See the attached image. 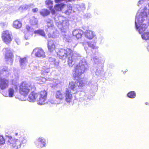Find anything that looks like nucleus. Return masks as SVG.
Here are the masks:
<instances>
[{
  "label": "nucleus",
  "instance_id": "nucleus-1",
  "mask_svg": "<svg viewBox=\"0 0 149 149\" xmlns=\"http://www.w3.org/2000/svg\"><path fill=\"white\" fill-rule=\"evenodd\" d=\"M148 5L149 7V3ZM148 13L149 15V10H147L146 7L143 9L141 8L138 11L136 17L135 26L140 34L142 33L147 28V26L144 22L147 19Z\"/></svg>",
  "mask_w": 149,
  "mask_h": 149
},
{
  "label": "nucleus",
  "instance_id": "nucleus-2",
  "mask_svg": "<svg viewBox=\"0 0 149 149\" xmlns=\"http://www.w3.org/2000/svg\"><path fill=\"white\" fill-rule=\"evenodd\" d=\"M58 56L61 59L64 60L66 57H68V63L70 67H72L76 61L80 59L81 56L77 52L73 53L72 51L70 49L67 48L61 49L57 53Z\"/></svg>",
  "mask_w": 149,
  "mask_h": 149
},
{
  "label": "nucleus",
  "instance_id": "nucleus-3",
  "mask_svg": "<svg viewBox=\"0 0 149 149\" xmlns=\"http://www.w3.org/2000/svg\"><path fill=\"white\" fill-rule=\"evenodd\" d=\"M75 82H72L69 83L68 89H67L65 92V100L66 102H70L72 98L71 93L74 94L79 91V89L84 85L82 80L80 79H76Z\"/></svg>",
  "mask_w": 149,
  "mask_h": 149
},
{
  "label": "nucleus",
  "instance_id": "nucleus-4",
  "mask_svg": "<svg viewBox=\"0 0 149 149\" xmlns=\"http://www.w3.org/2000/svg\"><path fill=\"white\" fill-rule=\"evenodd\" d=\"M6 137L7 144L11 148L10 149H18L20 148L22 144H25L27 142L26 138L22 136L17 138L8 135Z\"/></svg>",
  "mask_w": 149,
  "mask_h": 149
},
{
  "label": "nucleus",
  "instance_id": "nucleus-5",
  "mask_svg": "<svg viewBox=\"0 0 149 149\" xmlns=\"http://www.w3.org/2000/svg\"><path fill=\"white\" fill-rule=\"evenodd\" d=\"M88 68V66L86 60L83 58L81 60L79 65L74 67L73 71V75L75 78H79V76L84 73L87 71Z\"/></svg>",
  "mask_w": 149,
  "mask_h": 149
},
{
  "label": "nucleus",
  "instance_id": "nucleus-6",
  "mask_svg": "<svg viewBox=\"0 0 149 149\" xmlns=\"http://www.w3.org/2000/svg\"><path fill=\"white\" fill-rule=\"evenodd\" d=\"M54 19L56 25L61 32H65L68 30L69 22L65 18L61 16L58 17L56 16Z\"/></svg>",
  "mask_w": 149,
  "mask_h": 149
},
{
  "label": "nucleus",
  "instance_id": "nucleus-7",
  "mask_svg": "<svg viewBox=\"0 0 149 149\" xmlns=\"http://www.w3.org/2000/svg\"><path fill=\"white\" fill-rule=\"evenodd\" d=\"M35 89L34 85L30 83L23 82L19 86V93L21 94L24 96L27 95L30 91H33Z\"/></svg>",
  "mask_w": 149,
  "mask_h": 149
},
{
  "label": "nucleus",
  "instance_id": "nucleus-8",
  "mask_svg": "<svg viewBox=\"0 0 149 149\" xmlns=\"http://www.w3.org/2000/svg\"><path fill=\"white\" fill-rule=\"evenodd\" d=\"M8 68L4 67L2 69H0V87L1 89H3L8 86V81L4 78L2 79L3 76H6V74L8 72Z\"/></svg>",
  "mask_w": 149,
  "mask_h": 149
},
{
  "label": "nucleus",
  "instance_id": "nucleus-9",
  "mask_svg": "<svg viewBox=\"0 0 149 149\" xmlns=\"http://www.w3.org/2000/svg\"><path fill=\"white\" fill-rule=\"evenodd\" d=\"M38 97L37 99V103L38 104L42 105L47 102V93L45 91H41L38 93Z\"/></svg>",
  "mask_w": 149,
  "mask_h": 149
},
{
  "label": "nucleus",
  "instance_id": "nucleus-10",
  "mask_svg": "<svg viewBox=\"0 0 149 149\" xmlns=\"http://www.w3.org/2000/svg\"><path fill=\"white\" fill-rule=\"evenodd\" d=\"M36 80H38L40 81L45 82L46 81H49L50 82L49 83L50 84V86L52 88L57 87V85L59 84V81L58 80L53 79H51L48 78L47 79H46L45 78L40 77L37 78Z\"/></svg>",
  "mask_w": 149,
  "mask_h": 149
},
{
  "label": "nucleus",
  "instance_id": "nucleus-11",
  "mask_svg": "<svg viewBox=\"0 0 149 149\" xmlns=\"http://www.w3.org/2000/svg\"><path fill=\"white\" fill-rule=\"evenodd\" d=\"M4 52H6L5 59L7 63L11 65L12 63L13 57L12 51L9 48H6L3 49Z\"/></svg>",
  "mask_w": 149,
  "mask_h": 149
},
{
  "label": "nucleus",
  "instance_id": "nucleus-12",
  "mask_svg": "<svg viewBox=\"0 0 149 149\" xmlns=\"http://www.w3.org/2000/svg\"><path fill=\"white\" fill-rule=\"evenodd\" d=\"M1 37L3 41L6 44L10 43L12 41L11 33L8 31H3Z\"/></svg>",
  "mask_w": 149,
  "mask_h": 149
},
{
  "label": "nucleus",
  "instance_id": "nucleus-13",
  "mask_svg": "<svg viewBox=\"0 0 149 149\" xmlns=\"http://www.w3.org/2000/svg\"><path fill=\"white\" fill-rule=\"evenodd\" d=\"M36 146L38 148L45 147L46 144V140L42 137H40L35 141Z\"/></svg>",
  "mask_w": 149,
  "mask_h": 149
},
{
  "label": "nucleus",
  "instance_id": "nucleus-14",
  "mask_svg": "<svg viewBox=\"0 0 149 149\" xmlns=\"http://www.w3.org/2000/svg\"><path fill=\"white\" fill-rule=\"evenodd\" d=\"M46 25L45 30L47 32H51L53 29L56 28L54 26L53 21L49 19L46 20Z\"/></svg>",
  "mask_w": 149,
  "mask_h": 149
},
{
  "label": "nucleus",
  "instance_id": "nucleus-15",
  "mask_svg": "<svg viewBox=\"0 0 149 149\" xmlns=\"http://www.w3.org/2000/svg\"><path fill=\"white\" fill-rule=\"evenodd\" d=\"M32 54H34L35 56L38 57L44 58L45 56V53L43 50L41 49L37 48L33 49Z\"/></svg>",
  "mask_w": 149,
  "mask_h": 149
},
{
  "label": "nucleus",
  "instance_id": "nucleus-16",
  "mask_svg": "<svg viewBox=\"0 0 149 149\" xmlns=\"http://www.w3.org/2000/svg\"><path fill=\"white\" fill-rule=\"evenodd\" d=\"M42 66L41 70V74L45 76H47L49 72V66L46 62L42 63Z\"/></svg>",
  "mask_w": 149,
  "mask_h": 149
},
{
  "label": "nucleus",
  "instance_id": "nucleus-17",
  "mask_svg": "<svg viewBox=\"0 0 149 149\" xmlns=\"http://www.w3.org/2000/svg\"><path fill=\"white\" fill-rule=\"evenodd\" d=\"M20 59L19 61L20 63V66L22 69H25L26 68L28 63V58L26 57L21 58L19 57Z\"/></svg>",
  "mask_w": 149,
  "mask_h": 149
},
{
  "label": "nucleus",
  "instance_id": "nucleus-18",
  "mask_svg": "<svg viewBox=\"0 0 149 149\" xmlns=\"http://www.w3.org/2000/svg\"><path fill=\"white\" fill-rule=\"evenodd\" d=\"M38 95V93L32 92L29 96L28 100L31 102H34L36 101L37 102Z\"/></svg>",
  "mask_w": 149,
  "mask_h": 149
},
{
  "label": "nucleus",
  "instance_id": "nucleus-19",
  "mask_svg": "<svg viewBox=\"0 0 149 149\" xmlns=\"http://www.w3.org/2000/svg\"><path fill=\"white\" fill-rule=\"evenodd\" d=\"M72 33L73 36H75L77 39H79L82 36L83 31L80 29H77L73 30Z\"/></svg>",
  "mask_w": 149,
  "mask_h": 149
},
{
  "label": "nucleus",
  "instance_id": "nucleus-20",
  "mask_svg": "<svg viewBox=\"0 0 149 149\" xmlns=\"http://www.w3.org/2000/svg\"><path fill=\"white\" fill-rule=\"evenodd\" d=\"M85 36L87 39L91 40L96 37V35L94 32L88 30L86 31Z\"/></svg>",
  "mask_w": 149,
  "mask_h": 149
},
{
  "label": "nucleus",
  "instance_id": "nucleus-21",
  "mask_svg": "<svg viewBox=\"0 0 149 149\" xmlns=\"http://www.w3.org/2000/svg\"><path fill=\"white\" fill-rule=\"evenodd\" d=\"M45 3L47 7L51 10L52 14L55 15L56 12L54 10L52 9L53 1L51 0H46L45 1Z\"/></svg>",
  "mask_w": 149,
  "mask_h": 149
},
{
  "label": "nucleus",
  "instance_id": "nucleus-22",
  "mask_svg": "<svg viewBox=\"0 0 149 149\" xmlns=\"http://www.w3.org/2000/svg\"><path fill=\"white\" fill-rule=\"evenodd\" d=\"M55 97L58 102H59L60 103L61 100L64 98V95L62 91H57L56 93Z\"/></svg>",
  "mask_w": 149,
  "mask_h": 149
},
{
  "label": "nucleus",
  "instance_id": "nucleus-23",
  "mask_svg": "<svg viewBox=\"0 0 149 149\" xmlns=\"http://www.w3.org/2000/svg\"><path fill=\"white\" fill-rule=\"evenodd\" d=\"M66 6V5L64 3H61L56 5L54 6V8L56 11H60Z\"/></svg>",
  "mask_w": 149,
  "mask_h": 149
},
{
  "label": "nucleus",
  "instance_id": "nucleus-24",
  "mask_svg": "<svg viewBox=\"0 0 149 149\" xmlns=\"http://www.w3.org/2000/svg\"><path fill=\"white\" fill-rule=\"evenodd\" d=\"M48 47L49 50L50 52H52L54 50L55 47L53 40H50L48 42Z\"/></svg>",
  "mask_w": 149,
  "mask_h": 149
},
{
  "label": "nucleus",
  "instance_id": "nucleus-25",
  "mask_svg": "<svg viewBox=\"0 0 149 149\" xmlns=\"http://www.w3.org/2000/svg\"><path fill=\"white\" fill-rule=\"evenodd\" d=\"M22 26L21 22L18 20H16L13 22V26L16 29H20Z\"/></svg>",
  "mask_w": 149,
  "mask_h": 149
},
{
  "label": "nucleus",
  "instance_id": "nucleus-26",
  "mask_svg": "<svg viewBox=\"0 0 149 149\" xmlns=\"http://www.w3.org/2000/svg\"><path fill=\"white\" fill-rule=\"evenodd\" d=\"M50 35V37H52L53 38H56L58 35V32L56 28H54L51 32H49Z\"/></svg>",
  "mask_w": 149,
  "mask_h": 149
},
{
  "label": "nucleus",
  "instance_id": "nucleus-27",
  "mask_svg": "<svg viewBox=\"0 0 149 149\" xmlns=\"http://www.w3.org/2000/svg\"><path fill=\"white\" fill-rule=\"evenodd\" d=\"M34 33L37 34L42 36L45 37V34L43 30L39 29L37 30H36L34 31Z\"/></svg>",
  "mask_w": 149,
  "mask_h": 149
},
{
  "label": "nucleus",
  "instance_id": "nucleus-28",
  "mask_svg": "<svg viewBox=\"0 0 149 149\" xmlns=\"http://www.w3.org/2000/svg\"><path fill=\"white\" fill-rule=\"evenodd\" d=\"M40 13L42 16H45L49 15L50 13V12L47 9H43L41 10Z\"/></svg>",
  "mask_w": 149,
  "mask_h": 149
},
{
  "label": "nucleus",
  "instance_id": "nucleus-29",
  "mask_svg": "<svg viewBox=\"0 0 149 149\" xmlns=\"http://www.w3.org/2000/svg\"><path fill=\"white\" fill-rule=\"evenodd\" d=\"M38 21L34 17H31L30 20V23L32 25H35L37 24Z\"/></svg>",
  "mask_w": 149,
  "mask_h": 149
},
{
  "label": "nucleus",
  "instance_id": "nucleus-30",
  "mask_svg": "<svg viewBox=\"0 0 149 149\" xmlns=\"http://www.w3.org/2000/svg\"><path fill=\"white\" fill-rule=\"evenodd\" d=\"M76 7L79 11H82L84 10L85 9L84 4L81 3L79 5H76Z\"/></svg>",
  "mask_w": 149,
  "mask_h": 149
},
{
  "label": "nucleus",
  "instance_id": "nucleus-31",
  "mask_svg": "<svg viewBox=\"0 0 149 149\" xmlns=\"http://www.w3.org/2000/svg\"><path fill=\"white\" fill-rule=\"evenodd\" d=\"M88 46L91 48L94 49H97L98 47L96 46V43L93 42H88Z\"/></svg>",
  "mask_w": 149,
  "mask_h": 149
},
{
  "label": "nucleus",
  "instance_id": "nucleus-32",
  "mask_svg": "<svg viewBox=\"0 0 149 149\" xmlns=\"http://www.w3.org/2000/svg\"><path fill=\"white\" fill-rule=\"evenodd\" d=\"M67 7L68 9L64 12V13L67 15H69L71 13L72 7L70 5H68Z\"/></svg>",
  "mask_w": 149,
  "mask_h": 149
},
{
  "label": "nucleus",
  "instance_id": "nucleus-33",
  "mask_svg": "<svg viewBox=\"0 0 149 149\" xmlns=\"http://www.w3.org/2000/svg\"><path fill=\"white\" fill-rule=\"evenodd\" d=\"M49 61L51 64L56 65L58 64V62H56L55 59L53 57H50L49 58Z\"/></svg>",
  "mask_w": 149,
  "mask_h": 149
},
{
  "label": "nucleus",
  "instance_id": "nucleus-34",
  "mask_svg": "<svg viewBox=\"0 0 149 149\" xmlns=\"http://www.w3.org/2000/svg\"><path fill=\"white\" fill-rule=\"evenodd\" d=\"M127 96L128 97L131 98H134L136 96V93L134 91H131L129 92L127 94Z\"/></svg>",
  "mask_w": 149,
  "mask_h": 149
},
{
  "label": "nucleus",
  "instance_id": "nucleus-35",
  "mask_svg": "<svg viewBox=\"0 0 149 149\" xmlns=\"http://www.w3.org/2000/svg\"><path fill=\"white\" fill-rule=\"evenodd\" d=\"M8 96L10 97H12L14 96V91L13 88H9L8 90Z\"/></svg>",
  "mask_w": 149,
  "mask_h": 149
},
{
  "label": "nucleus",
  "instance_id": "nucleus-36",
  "mask_svg": "<svg viewBox=\"0 0 149 149\" xmlns=\"http://www.w3.org/2000/svg\"><path fill=\"white\" fill-rule=\"evenodd\" d=\"M93 61L96 64H98L101 62V61L99 58L97 56H95L93 58Z\"/></svg>",
  "mask_w": 149,
  "mask_h": 149
},
{
  "label": "nucleus",
  "instance_id": "nucleus-37",
  "mask_svg": "<svg viewBox=\"0 0 149 149\" xmlns=\"http://www.w3.org/2000/svg\"><path fill=\"white\" fill-rule=\"evenodd\" d=\"M142 39L145 40H147L149 38V32L141 35Z\"/></svg>",
  "mask_w": 149,
  "mask_h": 149
},
{
  "label": "nucleus",
  "instance_id": "nucleus-38",
  "mask_svg": "<svg viewBox=\"0 0 149 149\" xmlns=\"http://www.w3.org/2000/svg\"><path fill=\"white\" fill-rule=\"evenodd\" d=\"M33 5V4H30L29 5L25 4L22 6L20 8H22L23 9H27L29 8L31 6Z\"/></svg>",
  "mask_w": 149,
  "mask_h": 149
},
{
  "label": "nucleus",
  "instance_id": "nucleus-39",
  "mask_svg": "<svg viewBox=\"0 0 149 149\" xmlns=\"http://www.w3.org/2000/svg\"><path fill=\"white\" fill-rule=\"evenodd\" d=\"M49 102L52 104H59V102L58 101H56L54 99H50L49 101Z\"/></svg>",
  "mask_w": 149,
  "mask_h": 149
},
{
  "label": "nucleus",
  "instance_id": "nucleus-40",
  "mask_svg": "<svg viewBox=\"0 0 149 149\" xmlns=\"http://www.w3.org/2000/svg\"><path fill=\"white\" fill-rule=\"evenodd\" d=\"M26 29L29 32H33V29L31 28L28 25L26 26Z\"/></svg>",
  "mask_w": 149,
  "mask_h": 149
},
{
  "label": "nucleus",
  "instance_id": "nucleus-41",
  "mask_svg": "<svg viewBox=\"0 0 149 149\" xmlns=\"http://www.w3.org/2000/svg\"><path fill=\"white\" fill-rule=\"evenodd\" d=\"M5 142L3 137L2 136L0 135V144L3 143Z\"/></svg>",
  "mask_w": 149,
  "mask_h": 149
},
{
  "label": "nucleus",
  "instance_id": "nucleus-42",
  "mask_svg": "<svg viewBox=\"0 0 149 149\" xmlns=\"http://www.w3.org/2000/svg\"><path fill=\"white\" fill-rule=\"evenodd\" d=\"M144 2V0H140L138 3L137 5L138 6H139L140 5H142Z\"/></svg>",
  "mask_w": 149,
  "mask_h": 149
},
{
  "label": "nucleus",
  "instance_id": "nucleus-43",
  "mask_svg": "<svg viewBox=\"0 0 149 149\" xmlns=\"http://www.w3.org/2000/svg\"><path fill=\"white\" fill-rule=\"evenodd\" d=\"M30 37V36L29 35V33H26L25 36V38L26 40H28L29 39Z\"/></svg>",
  "mask_w": 149,
  "mask_h": 149
},
{
  "label": "nucleus",
  "instance_id": "nucleus-44",
  "mask_svg": "<svg viewBox=\"0 0 149 149\" xmlns=\"http://www.w3.org/2000/svg\"><path fill=\"white\" fill-rule=\"evenodd\" d=\"M15 42L18 45H19L20 43V40L18 38H16L15 39Z\"/></svg>",
  "mask_w": 149,
  "mask_h": 149
},
{
  "label": "nucleus",
  "instance_id": "nucleus-45",
  "mask_svg": "<svg viewBox=\"0 0 149 149\" xmlns=\"http://www.w3.org/2000/svg\"><path fill=\"white\" fill-rule=\"evenodd\" d=\"M7 24L6 22H2L1 23V25L2 27H4L7 26Z\"/></svg>",
  "mask_w": 149,
  "mask_h": 149
},
{
  "label": "nucleus",
  "instance_id": "nucleus-46",
  "mask_svg": "<svg viewBox=\"0 0 149 149\" xmlns=\"http://www.w3.org/2000/svg\"><path fill=\"white\" fill-rule=\"evenodd\" d=\"M32 11L33 13H36L38 11V9L37 8H33L32 9Z\"/></svg>",
  "mask_w": 149,
  "mask_h": 149
},
{
  "label": "nucleus",
  "instance_id": "nucleus-47",
  "mask_svg": "<svg viewBox=\"0 0 149 149\" xmlns=\"http://www.w3.org/2000/svg\"><path fill=\"white\" fill-rule=\"evenodd\" d=\"M13 88H15L16 90H17L18 89V87L16 85H15Z\"/></svg>",
  "mask_w": 149,
  "mask_h": 149
},
{
  "label": "nucleus",
  "instance_id": "nucleus-48",
  "mask_svg": "<svg viewBox=\"0 0 149 149\" xmlns=\"http://www.w3.org/2000/svg\"><path fill=\"white\" fill-rule=\"evenodd\" d=\"M15 136H19L20 135H19V134L18 133H15Z\"/></svg>",
  "mask_w": 149,
  "mask_h": 149
},
{
  "label": "nucleus",
  "instance_id": "nucleus-49",
  "mask_svg": "<svg viewBox=\"0 0 149 149\" xmlns=\"http://www.w3.org/2000/svg\"><path fill=\"white\" fill-rule=\"evenodd\" d=\"M4 143H5V142H4V143H3L0 144V149H1V145H2V144H4Z\"/></svg>",
  "mask_w": 149,
  "mask_h": 149
},
{
  "label": "nucleus",
  "instance_id": "nucleus-50",
  "mask_svg": "<svg viewBox=\"0 0 149 149\" xmlns=\"http://www.w3.org/2000/svg\"><path fill=\"white\" fill-rule=\"evenodd\" d=\"M127 71V70H126V71H125V72H124V74H125V73H126V72Z\"/></svg>",
  "mask_w": 149,
  "mask_h": 149
},
{
  "label": "nucleus",
  "instance_id": "nucleus-51",
  "mask_svg": "<svg viewBox=\"0 0 149 149\" xmlns=\"http://www.w3.org/2000/svg\"><path fill=\"white\" fill-rule=\"evenodd\" d=\"M146 105H147V104H148V102H146Z\"/></svg>",
  "mask_w": 149,
  "mask_h": 149
}]
</instances>
